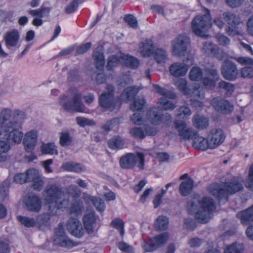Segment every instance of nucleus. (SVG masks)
I'll use <instances>...</instances> for the list:
<instances>
[{"label":"nucleus","mask_w":253,"mask_h":253,"mask_svg":"<svg viewBox=\"0 0 253 253\" xmlns=\"http://www.w3.org/2000/svg\"><path fill=\"white\" fill-rule=\"evenodd\" d=\"M10 112H4L2 117L0 116V136H3L9 142L18 144L21 142L23 133L19 130L22 122L19 118L23 119V112L17 113L16 116L13 114L11 119Z\"/></svg>","instance_id":"nucleus-1"},{"label":"nucleus","mask_w":253,"mask_h":253,"mask_svg":"<svg viewBox=\"0 0 253 253\" xmlns=\"http://www.w3.org/2000/svg\"><path fill=\"white\" fill-rule=\"evenodd\" d=\"M188 208L191 213L197 211L195 218L199 222L206 223L210 219L211 212L215 210V206L213 200L210 197L200 199L195 197L188 202Z\"/></svg>","instance_id":"nucleus-2"},{"label":"nucleus","mask_w":253,"mask_h":253,"mask_svg":"<svg viewBox=\"0 0 253 253\" xmlns=\"http://www.w3.org/2000/svg\"><path fill=\"white\" fill-rule=\"evenodd\" d=\"M242 180L239 177H234L229 182L223 184L212 183L208 188L209 191L219 201H227L229 194H234L243 189Z\"/></svg>","instance_id":"nucleus-3"},{"label":"nucleus","mask_w":253,"mask_h":253,"mask_svg":"<svg viewBox=\"0 0 253 253\" xmlns=\"http://www.w3.org/2000/svg\"><path fill=\"white\" fill-rule=\"evenodd\" d=\"M45 200L49 204H55L58 209L66 208L69 204V196L56 185H49L44 190Z\"/></svg>","instance_id":"nucleus-4"},{"label":"nucleus","mask_w":253,"mask_h":253,"mask_svg":"<svg viewBox=\"0 0 253 253\" xmlns=\"http://www.w3.org/2000/svg\"><path fill=\"white\" fill-rule=\"evenodd\" d=\"M207 13L203 15H197L191 22V28L193 33L202 37L205 36L204 32L211 25V16L209 9H206Z\"/></svg>","instance_id":"nucleus-5"},{"label":"nucleus","mask_w":253,"mask_h":253,"mask_svg":"<svg viewBox=\"0 0 253 253\" xmlns=\"http://www.w3.org/2000/svg\"><path fill=\"white\" fill-rule=\"evenodd\" d=\"M137 162V167L140 169H144V155L142 153L138 152L136 156L133 153H127L121 157L119 164L122 169H132Z\"/></svg>","instance_id":"nucleus-6"},{"label":"nucleus","mask_w":253,"mask_h":253,"mask_svg":"<svg viewBox=\"0 0 253 253\" xmlns=\"http://www.w3.org/2000/svg\"><path fill=\"white\" fill-rule=\"evenodd\" d=\"M73 92L72 101H69L68 97L64 95L60 98L59 103L65 110L72 111H84V106L81 100V96L76 88L72 89Z\"/></svg>","instance_id":"nucleus-7"},{"label":"nucleus","mask_w":253,"mask_h":253,"mask_svg":"<svg viewBox=\"0 0 253 253\" xmlns=\"http://www.w3.org/2000/svg\"><path fill=\"white\" fill-rule=\"evenodd\" d=\"M222 18L228 25L225 31L229 36L241 35L238 29L242 24V21L238 15L232 12L226 11L222 13Z\"/></svg>","instance_id":"nucleus-8"},{"label":"nucleus","mask_w":253,"mask_h":253,"mask_svg":"<svg viewBox=\"0 0 253 253\" xmlns=\"http://www.w3.org/2000/svg\"><path fill=\"white\" fill-rule=\"evenodd\" d=\"M106 89L107 92L102 93L99 97L100 105L105 108H113L114 109H119L121 103L119 99L114 100L113 92L114 88L113 86L108 84Z\"/></svg>","instance_id":"nucleus-9"},{"label":"nucleus","mask_w":253,"mask_h":253,"mask_svg":"<svg viewBox=\"0 0 253 253\" xmlns=\"http://www.w3.org/2000/svg\"><path fill=\"white\" fill-rule=\"evenodd\" d=\"M54 237V244L63 248H70L77 244L66 236L62 223H59L55 230Z\"/></svg>","instance_id":"nucleus-10"},{"label":"nucleus","mask_w":253,"mask_h":253,"mask_svg":"<svg viewBox=\"0 0 253 253\" xmlns=\"http://www.w3.org/2000/svg\"><path fill=\"white\" fill-rule=\"evenodd\" d=\"M189 44V39L186 35H179L172 43L173 54L176 56H184Z\"/></svg>","instance_id":"nucleus-11"},{"label":"nucleus","mask_w":253,"mask_h":253,"mask_svg":"<svg viewBox=\"0 0 253 253\" xmlns=\"http://www.w3.org/2000/svg\"><path fill=\"white\" fill-rule=\"evenodd\" d=\"M158 132L157 127L150 125L135 126L129 130L130 134L136 139H144L146 136H155Z\"/></svg>","instance_id":"nucleus-12"},{"label":"nucleus","mask_w":253,"mask_h":253,"mask_svg":"<svg viewBox=\"0 0 253 253\" xmlns=\"http://www.w3.org/2000/svg\"><path fill=\"white\" fill-rule=\"evenodd\" d=\"M147 116L153 125H159L163 122L168 127L170 126L172 117L168 113L164 115L162 112H147Z\"/></svg>","instance_id":"nucleus-13"},{"label":"nucleus","mask_w":253,"mask_h":253,"mask_svg":"<svg viewBox=\"0 0 253 253\" xmlns=\"http://www.w3.org/2000/svg\"><path fill=\"white\" fill-rule=\"evenodd\" d=\"M168 239V235L167 233L161 234L147 240L144 245V249L146 252H153L165 244Z\"/></svg>","instance_id":"nucleus-14"},{"label":"nucleus","mask_w":253,"mask_h":253,"mask_svg":"<svg viewBox=\"0 0 253 253\" xmlns=\"http://www.w3.org/2000/svg\"><path fill=\"white\" fill-rule=\"evenodd\" d=\"M51 8L49 7H45L42 5L40 8L37 9L29 10L28 12L32 16L34 17L32 24L35 26H40L42 24V19L44 16H48Z\"/></svg>","instance_id":"nucleus-15"},{"label":"nucleus","mask_w":253,"mask_h":253,"mask_svg":"<svg viewBox=\"0 0 253 253\" xmlns=\"http://www.w3.org/2000/svg\"><path fill=\"white\" fill-rule=\"evenodd\" d=\"M225 135L222 129L213 128L211 129L208 136L210 148L213 149L221 145L224 141Z\"/></svg>","instance_id":"nucleus-16"},{"label":"nucleus","mask_w":253,"mask_h":253,"mask_svg":"<svg viewBox=\"0 0 253 253\" xmlns=\"http://www.w3.org/2000/svg\"><path fill=\"white\" fill-rule=\"evenodd\" d=\"M221 74L225 79L233 81L237 79L238 71L235 64L227 61L224 62L222 66Z\"/></svg>","instance_id":"nucleus-17"},{"label":"nucleus","mask_w":253,"mask_h":253,"mask_svg":"<svg viewBox=\"0 0 253 253\" xmlns=\"http://www.w3.org/2000/svg\"><path fill=\"white\" fill-rule=\"evenodd\" d=\"M68 231L73 236L81 238L84 233V230L80 221L76 217L70 218L67 223Z\"/></svg>","instance_id":"nucleus-18"},{"label":"nucleus","mask_w":253,"mask_h":253,"mask_svg":"<svg viewBox=\"0 0 253 253\" xmlns=\"http://www.w3.org/2000/svg\"><path fill=\"white\" fill-rule=\"evenodd\" d=\"M205 72L207 75L212 77V78H204L203 79V84L207 88H212L214 87L215 82L219 79L217 69L214 66H212L210 68H206Z\"/></svg>","instance_id":"nucleus-19"},{"label":"nucleus","mask_w":253,"mask_h":253,"mask_svg":"<svg viewBox=\"0 0 253 253\" xmlns=\"http://www.w3.org/2000/svg\"><path fill=\"white\" fill-rule=\"evenodd\" d=\"M24 203L28 210L33 212H39L42 207L40 198L37 195L30 194L24 200Z\"/></svg>","instance_id":"nucleus-20"},{"label":"nucleus","mask_w":253,"mask_h":253,"mask_svg":"<svg viewBox=\"0 0 253 253\" xmlns=\"http://www.w3.org/2000/svg\"><path fill=\"white\" fill-rule=\"evenodd\" d=\"M191 113L182 112L176 115L172 127L178 131L179 134L187 127V124L184 120L188 118L191 115Z\"/></svg>","instance_id":"nucleus-21"},{"label":"nucleus","mask_w":253,"mask_h":253,"mask_svg":"<svg viewBox=\"0 0 253 253\" xmlns=\"http://www.w3.org/2000/svg\"><path fill=\"white\" fill-rule=\"evenodd\" d=\"M189 66L184 62H176L170 66L169 71L172 76L179 77L186 75Z\"/></svg>","instance_id":"nucleus-22"},{"label":"nucleus","mask_w":253,"mask_h":253,"mask_svg":"<svg viewBox=\"0 0 253 253\" xmlns=\"http://www.w3.org/2000/svg\"><path fill=\"white\" fill-rule=\"evenodd\" d=\"M28 178L30 179L29 182H33V187L35 190L39 191L42 190L44 182L38 170L34 169H29Z\"/></svg>","instance_id":"nucleus-23"},{"label":"nucleus","mask_w":253,"mask_h":253,"mask_svg":"<svg viewBox=\"0 0 253 253\" xmlns=\"http://www.w3.org/2000/svg\"><path fill=\"white\" fill-rule=\"evenodd\" d=\"M37 142V134L35 130L27 132L24 138L23 143L25 150L28 152H32Z\"/></svg>","instance_id":"nucleus-24"},{"label":"nucleus","mask_w":253,"mask_h":253,"mask_svg":"<svg viewBox=\"0 0 253 253\" xmlns=\"http://www.w3.org/2000/svg\"><path fill=\"white\" fill-rule=\"evenodd\" d=\"M20 38V35L17 30H13L6 32L3 37L6 47L9 49L16 46Z\"/></svg>","instance_id":"nucleus-25"},{"label":"nucleus","mask_w":253,"mask_h":253,"mask_svg":"<svg viewBox=\"0 0 253 253\" xmlns=\"http://www.w3.org/2000/svg\"><path fill=\"white\" fill-rule=\"evenodd\" d=\"M96 218L94 211L86 213L83 218V222L86 232L88 234L93 233L96 225Z\"/></svg>","instance_id":"nucleus-26"},{"label":"nucleus","mask_w":253,"mask_h":253,"mask_svg":"<svg viewBox=\"0 0 253 253\" xmlns=\"http://www.w3.org/2000/svg\"><path fill=\"white\" fill-rule=\"evenodd\" d=\"M237 217L245 225H253V205L248 209L237 213Z\"/></svg>","instance_id":"nucleus-27"},{"label":"nucleus","mask_w":253,"mask_h":253,"mask_svg":"<svg viewBox=\"0 0 253 253\" xmlns=\"http://www.w3.org/2000/svg\"><path fill=\"white\" fill-rule=\"evenodd\" d=\"M211 104L216 111H232L233 105L227 100L220 98H214L211 101Z\"/></svg>","instance_id":"nucleus-28"},{"label":"nucleus","mask_w":253,"mask_h":253,"mask_svg":"<svg viewBox=\"0 0 253 253\" xmlns=\"http://www.w3.org/2000/svg\"><path fill=\"white\" fill-rule=\"evenodd\" d=\"M154 50V45L153 41L147 39L141 43L139 51L143 57H148L152 55Z\"/></svg>","instance_id":"nucleus-29"},{"label":"nucleus","mask_w":253,"mask_h":253,"mask_svg":"<svg viewBox=\"0 0 253 253\" xmlns=\"http://www.w3.org/2000/svg\"><path fill=\"white\" fill-rule=\"evenodd\" d=\"M192 123L194 127L201 130L207 128L209 125L208 118L199 114H196L193 117Z\"/></svg>","instance_id":"nucleus-30"},{"label":"nucleus","mask_w":253,"mask_h":253,"mask_svg":"<svg viewBox=\"0 0 253 253\" xmlns=\"http://www.w3.org/2000/svg\"><path fill=\"white\" fill-rule=\"evenodd\" d=\"M201 51L206 55H212L218 58L217 54L219 53V48L211 42H204Z\"/></svg>","instance_id":"nucleus-31"},{"label":"nucleus","mask_w":253,"mask_h":253,"mask_svg":"<svg viewBox=\"0 0 253 253\" xmlns=\"http://www.w3.org/2000/svg\"><path fill=\"white\" fill-rule=\"evenodd\" d=\"M138 91V90L136 86H128L123 91L120 96V99L124 102L131 100L137 94Z\"/></svg>","instance_id":"nucleus-32"},{"label":"nucleus","mask_w":253,"mask_h":253,"mask_svg":"<svg viewBox=\"0 0 253 253\" xmlns=\"http://www.w3.org/2000/svg\"><path fill=\"white\" fill-rule=\"evenodd\" d=\"M193 184L194 181L191 178L181 182L179 187L180 194L183 196L189 195L193 187Z\"/></svg>","instance_id":"nucleus-33"},{"label":"nucleus","mask_w":253,"mask_h":253,"mask_svg":"<svg viewBox=\"0 0 253 253\" xmlns=\"http://www.w3.org/2000/svg\"><path fill=\"white\" fill-rule=\"evenodd\" d=\"M193 146L196 149L206 150L208 148H210V143L209 139L206 140L205 138L202 136H199L198 134L196 136L194 139Z\"/></svg>","instance_id":"nucleus-34"},{"label":"nucleus","mask_w":253,"mask_h":253,"mask_svg":"<svg viewBox=\"0 0 253 253\" xmlns=\"http://www.w3.org/2000/svg\"><path fill=\"white\" fill-rule=\"evenodd\" d=\"M62 168L66 170L75 172H81L85 169V167L83 165L74 162L64 163Z\"/></svg>","instance_id":"nucleus-35"},{"label":"nucleus","mask_w":253,"mask_h":253,"mask_svg":"<svg viewBox=\"0 0 253 253\" xmlns=\"http://www.w3.org/2000/svg\"><path fill=\"white\" fill-rule=\"evenodd\" d=\"M84 210L83 202L80 200L75 201L71 204L70 213L76 216L82 214Z\"/></svg>","instance_id":"nucleus-36"},{"label":"nucleus","mask_w":253,"mask_h":253,"mask_svg":"<svg viewBox=\"0 0 253 253\" xmlns=\"http://www.w3.org/2000/svg\"><path fill=\"white\" fill-rule=\"evenodd\" d=\"M130 120L135 125H142L147 120V112H136L130 117Z\"/></svg>","instance_id":"nucleus-37"},{"label":"nucleus","mask_w":253,"mask_h":253,"mask_svg":"<svg viewBox=\"0 0 253 253\" xmlns=\"http://www.w3.org/2000/svg\"><path fill=\"white\" fill-rule=\"evenodd\" d=\"M122 53H120L117 55H114L110 56L108 59L107 69L108 70H112L118 66L119 64H122Z\"/></svg>","instance_id":"nucleus-38"},{"label":"nucleus","mask_w":253,"mask_h":253,"mask_svg":"<svg viewBox=\"0 0 253 253\" xmlns=\"http://www.w3.org/2000/svg\"><path fill=\"white\" fill-rule=\"evenodd\" d=\"M93 57L96 68L99 71H102L105 63L104 57L102 52L95 50L93 52Z\"/></svg>","instance_id":"nucleus-39"},{"label":"nucleus","mask_w":253,"mask_h":253,"mask_svg":"<svg viewBox=\"0 0 253 253\" xmlns=\"http://www.w3.org/2000/svg\"><path fill=\"white\" fill-rule=\"evenodd\" d=\"M122 59H123L122 64L130 68H136L139 64V61L136 58L128 55L122 54Z\"/></svg>","instance_id":"nucleus-40"},{"label":"nucleus","mask_w":253,"mask_h":253,"mask_svg":"<svg viewBox=\"0 0 253 253\" xmlns=\"http://www.w3.org/2000/svg\"><path fill=\"white\" fill-rule=\"evenodd\" d=\"M108 145L112 149H119L123 147L124 141L119 136H114L108 141Z\"/></svg>","instance_id":"nucleus-41"},{"label":"nucleus","mask_w":253,"mask_h":253,"mask_svg":"<svg viewBox=\"0 0 253 253\" xmlns=\"http://www.w3.org/2000/svg\"><path fill=\"white\" fill-rule=\"evenodd\" d=\"M153 54L154 58L158 63H165L168 59L167 52L164 49L158 48Z\"/></svg>","instance_id":"nucleus-42"},{"label":"nucleus","mask_w":253,"mask_h":253,"mask_svg":"<svg viewBox=\"0 0 253 253\" xmlns=\"http://www.w3.org/2000/svg\"><path fill=\"white\" fill-rule=\"evenodd\" d=\"M41 151L44 154H58L57 147L54 143L43 144L41 146Z\"/></svg>","instance_id":"nucleus-43"},{"label":"nucleus","mask_w":253,"mask_h":253,"mask_svg":"<svg viewBox=\"0 0 253 253\" xmlns=\"http://www.w3.org/2000/svg\"><path fill=\"white\" fill-rule=\"evenodd\" d=\"M175 107V104L164 97L160 98L158 102V107L161 110H173Z\"/></svg>","instance_id":"nucleus-44"},{"label":"nucleus","mask_w":253,"mask_h":253,"mask_svg":"<svg viewBox=\"0 0 253 253\" xmlns=\"http://www.w3.org/2000/svg\"><path fill=\"white\" fill-rule=\"evenodd\" d=\"M198 132L192 128L186 127L179 135L184 139H194L197 135Z\"/></svg>","instance_id":"nucleus-45"},{"label":"nucleus","mask_w":253,"mask_h":253,"mask_svg":"<svg viewBox=\"0 0 253 253\" xmlns=\"http://www.w3.org/2000/svg\"><path fill=\"white\" fill-rule=\"evenodd\" d=\"M154 88L156 90V92L161 95L172 99L176 98V95L173 92L168 90L158 85H154Z\"/></svg>","instance_id":"nucleus-46"},{"label":"nucleus","mask_w":253,"mask_h":253,"mask_svg":"<svg viewBox=\"0 0 253 253\" xmlns=\"http://www.w3.org/2000/svg\"><path fill=\"white\" fill-rule=\"evenodd\" d=\"M130 108L133 111H141L147 108L146 100L144 98L136 99L134 103L130 106Z\"/></svg>","instance_id":"nucleus-47"},{"label":"nucleus","mask_w":253,"mask_h":253,"mask_svg":"<svg viewBox=\"0 0 253 253\" xmlns=\"http://www.w3.org/2000/svg\"><path fill=\"white\" fill-rule=\"evenodd\" d=\"M189 76L191 81H198L202 79L203 73L200 68L193 67L190 71Z\"/></svg>","instance_id":"nucleus-48"},{"label":"nucleus","mask_w":253,"mask_h":253,"mask_svg":"<svg viewBox=\"0 0 253 253\" xmlns=\"http://www.w3.org/2000/svg\"><path fill=\"white\" fill-rule=\"evenodd\" d=\"M168 223V219L166 216H159L157 219L155 226L157 230H164L167 229Z\"/></svg>","instance_id":"nucleus-49"},{"label":"nucleus","mask_w":253,"mask_h":253,"mask_svg":"<svg viewBox=\"0 0 253 253\" xmlns=\"http://www.w3.org/2000/svg\"><path fill=\"white\" fill-rule=\"evenodd\" d=\"M218 87L220 89L225 91L227 94L229 95L234 92L235 89L233 84L224 81L218 83Z\"/></svg>","instance_id":"nucleus-50"},{"label":"nucleus","mask_w":253,"mask_h":253,"mask_svg":"<svg viewBox=\"0 0 253 253\" xmlns=\"http://www.w3.org/2000/svg\"><path fill=\"white\" fill-rule=\"evenodd\" d=\"M244 247L240 243H233L228 246L224 251V253H242Z\"/></svg>","instance_id":"nucleus-51"},{"label":"nucleus","mask_w":253,"mask_h":253,"mask_svg":"<svg viewBox=\"0 0 253 253\" xmlns=\"http://www.w3.org/2000/svg\"><path fill=\"white\" fill-rule=\"evenodd\" d=\"M60 144L63 147L70 146L72 142V138L69 132H61L60 136Z\"/></svg>","instance_id":"nucleus-52"},{"label":"nucleus","mask_w":253,"mask_h":253,"mask_svg":"<svg viewBox=\"0 0 253 253\" xmlns=\"http://www.w3.org/2000/svg\"><path fill=\"white\" fill-rule=\"evenodd\" d=\"M18 220L22 224L27 227H32L35 226L36 221L34 218H30L25 216H17Z\"/></svg>","instance_id":"nucleus-53"},{"label":"nucleus","mask_w":253,"mask_h":253,"mask_svg":"<svg viewBox=\"0 0 253 253\" xmlns=\"http://www.w3.org/2000/svg\"><path fill=\"white\" fill-rule=\"evenodd\" d=\"M177 88L185 94H189V90L187 86V81L184 79H178L174 82Z\"/></svg>","instance_id":"nucleus-54"},{"label":"nucleus","mask_w":253,"mask_h":253,"mask_svg":"<svg viewBox=\"0 0 253 253\" xmlns=\"http://www.w3.org/2000/svg\"><path fill=\"white\" fill-rule=\"evenodd\" d=\"M76 121L77 124L81 127H84L86 126H93L96 124L93 120L82 117H77Z\"/></svg>","instance_id":"nucleus-55"},{"label":"nucleus","mask_w":253,"mask_h":253,"mask_svg":"<svg viewBox=\"0 0 253 253\" xmlns=\"http://www.w3.org/2000/svg\"><path fill=\"white\" fill-rule=\"evenodd\" d=\"M111 225L114 228L118 229L121 236H123L124 234V222L120 218H115L111 222Z\"/></svg>","instance_id":"nucleus-56"},{"label":"nucleus","mask_w":253,"mask_h":253,"mask_svg":"<svg viewBox=\"0 0 253 253\" xmlns=\"http://www.w3.org/2000/svg\"><path fill=\"white\" fill-rule=\"evenodd\" d=\"M29 176V169L27 170V173H17L15 174L14 177V180L17 183L22 184L25 182H29L30 179L28 178Z\"/></svg>","instance_id":"nucleus-57"},{"label":"nucleus","mask_w":253,"mask_h":253,"mask_svg":"<svg viewBox=\"0 0 253 253\" xmlns=\"http://www.w3.org/2000/svg\"><path fill=\"white\" fill-rule=\"evenodd\" d=\"M124 20L130 27L134 29H136L138 27L137 20L133 15H126L124 17Z\"/></svg>","instance_id":"nucleus-58"},{"label":"nucleus","mask_w":253,"mask_h":253,"mask_svg":"<svg viewBox=\"0 0 253 253\" xmlns=\"http://www.w3.org/2000/svg\"><path fill=\"white\" fill-rule=\"evenodd\" d=\"M246 186L250 190L253 191V164L250 166Z\"/></svg>","instance_id":"nucleus-59"},{"label":"nucleus","mask_w":253,"mask_h":253,"mask_svg":"<svg viewBox=\"0 0 253 253\" xmlns=\"http://www.w3.org/2000/svg\"><path fill=\"white\" fill-rule=\"evenodd\" d=\"M246 186L250 190L253 191V164L250 166Z\"/></svg>","instance_id":"nucleus-60"},{"label":"nucleus","mask_w":253,"mask_h":253,"mask_svg":"<svg viewBox=\"0 0 253 253\" xmlns=\"http://www.w3.org/2000/svg\"><path fill=\"white\" fill-rule=\"evenodd\" d=\"M10 249L9 245V240L5 238L0 240V253H9Z\"/></svg>","instance_id":"nucleus-61"},{"label":"nucleus","mask_w":253,"mask_h":253,"mask_svg":"<svg viewBox=\"0 0 253 253\" xmlns=\"http://www.w3.org/2000/svg\"><path fill=\"white\" fill-rule=\"evenodd\" d=\"M132 82V80L130 77L129 74H122L119 78L118 81L119 83L123 86L131 84Z\"/></svg>","instance_id":"nucleus-62"},{"label":"nucleus","mask_w":253,"mask_h":253,"mask_svg":"<svg viewBox=\"0 0 253 253\" xmlns=\"http://www.w3.org/2000/svg\"><path fill=\"white\" fill-rule=\"evenodd\" d=\"M216 38L221 45L226 46L230 43V39L224 35L218 34L216 35Z\"/></svg>","instance_id":"nucleus-63"},{"label":"nucleus","mask_w":253,"mask_h":253,"mask_svg":"<svg viewBox=\"0 0 253 253\" xmlns=\"http://www.w3.org/2000/svg\"><path fill=\"white\" fill-rule=\"evenodd\" d=\"M68 192L74 197H78L81 194L80 188L76 185H70L68 188Z\"/></svg>","instance_id":"nucleus-64"}]
</instances>
